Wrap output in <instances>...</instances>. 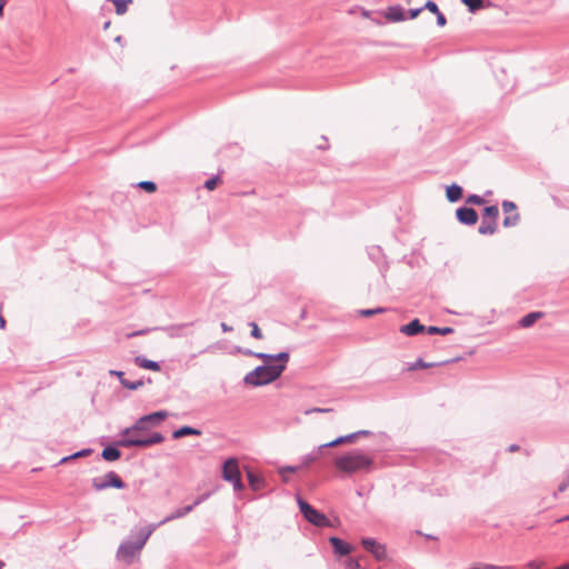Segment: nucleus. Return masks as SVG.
Here are the masks:
<instances>
[{"instance_id":"obj_1","label":"nucleus","mask_w":569,"mask_h":569,"mask_svg":"<svg viewBox=\"0 0 569 569\" xmlns=\"http://www.w3.org/2000/svg\"><path fill=\"white\" fill-rule=\"evenodd\" d=\"M158 528V525H149L134 533V539H128L120 543L117 550V559L126 565H131L139 557L146 542Z\"/></svg>"},{"instance_id":"obj_2","label":"nucleus","mask_w":569,"mask_h":569,"mask_svg":"<svg viewBox=\"0 0 569 569\" xmlns=\"http://www.w3.org/2000/svg\"><path fill=\"white\" fill-rule=\"evenodd\" d=\"M336 468L347 475L370 472L375 467L373 459L360 449L351 450L335 460Z\"/></svg>"},{"instance_id":"obj_3","label":"nucleus","mask_w":569,"mask_h":569,"mask_svg":"<svg viewBox=\"0 0 569 569\" xmlns=\"http://www.w3.org/2000/svg\"><path fill=\"white\" fill-rule=\"evenodd\" d=\"M283 371V365H262L249 371L243 381L248 386L260 387L273 382Z\"/></svg>"},{"instance_id":"obj_4","label":"nucleus","mask_w":569,"mask_h":569,"mask_svg":"<svg viewBox=\"0 0 569 569\" xmlns=\"http://www.w3.org/2000/svg\"><path fill=\"white\" fill-rule=\"evenodd\" d=\"M139 433H131L129 436H120V439L117 441V446L123 448L131 447H150L157 443H161L164 441V437L160 432H152L149 436H142Z\"/></svg>"},{"instance_id":"obj_5","label":"nucleus","mask_w":569,"mask_h":569,"mask_svg":"<svg viewBox=\"0 0 569 569\" xmlns=\"http://www.w3.org/2000/svg\"><path fill=\"white\" fill-rule=\"evenodd\" d=\"M298 506L300 509V512L305 517L306 520H308L310 523H312L316 527L325 528L330 527L331 522L328 519V517L315 509L312 506H310L307 501L298 498Z\"/></svg>"},{"instance_id":"obj_6","label":"nucleus","mask_w":569,"mask_h":569,"mask_svg":"<svg viewBox=\"0 0 569 569\" xmlns=\"http://www.w3.org/2000/svg\"><path fill=\"white\" fill-rule=\"evenodd\" d=\"M222 477L226 481L232 483L236 491L243 489L241 476L239 471L238 460L236 458H229L224 461L222 468Z\"/></svg>"},{"instance_id":"obj_7","label":"nucleus","mask_w":569,"mask_h":569,"mask_svg":"<svg viewBox=\"0 0 569 569\" xmlns=\"http://www.w3.org/2000/svg\"><path fill=\"white\" fill-rule=\"evenodd\" d=\"M499 217V209L497 206H489L483 209L482 220L478 228L480 234H493L497 230V219Z\"/></svg>"},{"instance_id":"obj_8","label":"nucleus","mask_w":569,"mask_h":569,"mask_svg":"<svg viewBox=\"0 0 569 569\" xmlns=\"http://www.w3.org/2000/svg\"><path fill=\"white\" fill-rule=\"evenodd\" d=\"M92 487L94 490L101 491L109 487H113L116 489H123L126 487V483L114 471H109L108 473H106L103 479L93 478Z\"/></svg>"},{"instance_id":"obj_9","label":"nucleus","mask_w":569,"mask_h":569,"mask_svg":"<svg viewBox=\"0 0 569 569\" xmlns=\"http://www.w3.org/2000/svg\"><path fill=\"white\" fill-rule=\"evenodd\" d=\"M363 548L369 551L377 560L386 559L387 551L385 545H381L373 538H363L361 541Z\"/></svg>"},{"instance_id":"obj_10","label":"nucleus","mask_w":569,"mask_h":569,"mask_svg":"<svg viewBox=\"0 0 569 569\" xmlns=\"http://www.w3.org/2000/svg\"><path fill=\"white\" fill-rule=\"evenodd\" d=\"M456 218L461 224L473 226L478 221V213L469 207H460L456 210Z\"/></svg>"},{"instance_id":"obj_11","label":"nucleus","mask_w":569,"mask_h":569,"mask_svg":"<svg viewBox=\"0 0 569 569\" xmlns=\"http://www.w3.org/2000/svg\"><path fill=\"white\" fill-rule=\"evenodd\" d=\"M426 330L427 328L422 326L418 319H413L409 323L400 327V332L409 337H413Z\"/></svg>"},{"instance_id":"obj_12","label":"nucleus","mask_w":569,"mask_h":569,"mask_svg":"<svg viewBox=\"0 0 569 569\" xmlns=\"http://www.w3.org/2000/svg\"><path fill=\"white\" fill-rule=\"evenodd\" d=\"M148 420L146 416L140 417L131 427L121 430L120 436H129L131 433L143 432L148 429Z\"/></svg>"},{"instance_id":"obj_13","label":"nucleus","mask_w":569,"mask_h":569,"mask_svg":"<svg viewBox=\"0 0 569 569\" xmlns=\"http://www.w3.org/2000/svg\"><path fill=\"white\" fill-rule=\"evenodd\" d=\"M329 542L331 543L335 553L339 556H347L351 551V547L349 543L345 542L342 539L338 537H331L329 539Z\"/></svg>"},{"instance_id":"obj_14","label":"nucleus","mask_w":569,"mask_h":569,"mask_svg":"<svg viewBox=\"0 0 569 569\" xmlns=\"http://www.w3.org/2000/svg\"><path fill=\"white\" fill-rule=\"evenodd\" d=\"M326 447H322L319 446L318 448L313 449L311 452L301 457V465L300 467L303 468V467H308L310 466L311 463L316 462L322 455V450L325 449Z\"/></svg>"},{"instance_id":"obj_15","label":"nucleus","mask_w":569,"mask_h":569,"mask_svg":"<svg viewBox=\"0 0 569 569\" xmlns=\"http://www.w3.org/2000/svg\"><path fill=\"white\" fill-rule=\"evenodd\" d=\"M462 187L457 183L448 186L446 189V198L449 202H457L462 198Z\"/></svg>"},{"instance_id":"obj_16","label":"nucleus","mask_w":569,"mask_h":569,"mask_svg":"<svg viewBox=\"0 0 569 569\" xmlns=\"http://www.w3.org/2000/svg\"><path fill=\"white\" fill-rule=\"evenodd\" d=\"M386 18L393 22L403 21L406 19L405 11L400 6H392L388 8Z\"/></svg>"},{"instance_id":"obj_17","label":"nucleus","mask_w":569,"mask_h":569,"mask_svg":"<svg viewBox=\"0 0 569 569\" xmlns=\"http://www.w3.org/2000/svg\"><path fill=\"white\" fill-rule=\"evenodd\" d=\"M200 435H201V431L199 429H196V428H192L189 426H183L172 432V437L174 439H179V438H182L186 436H200Z\"/></svg>"},{"instance_id":"obj_18","label":"nucleus","mask_w":569,"mask_h":569,"mask_svg":"<svg viewBox=\"0 0 569 569\" xmlns=\"http://www.w3.org/2000/svg\"><path fill=\"white\" fill-rule=\"evenodd\" d=\"M134 362L140 368H143V369H149V370H153V371H159L160 370V365L157 361L149 360V359L143 358L141 356L136 357Z\"/></svg>"},{"instance_id":"obj_19","label":"nucleus","mask_w":569,"mask_h":569,"mask_svg":"<svg viewBox=\"0 0 569 569\" xmlns=\"http://www.w3.org/2000/svg\"><path fill=\"white\" fill-rule=\"evenodd\" d=\"M120 450L113 446L106 447L101 452V457L106 461H116L120 458Z\"/></svg>"},{"instance_id":"obj_20","label":"nucleus","mask_w":569,"mask_h":569,"mask_svg":"<svg viewBox=\"0 0 569 569\" xmlns=\"http://www.w3.org/2000/svg\"><path fill=\"white\" fill-rule=\"evenodd\" d=\"M541 317L542 312L539 311L527 313L520 319L519 325L522 328H529Z\"/></svg>"},{"instance_id":"obj_21","label":"nucleus","mask_w":569,"mask_h":569,"mask_svg":"<svg viewBox=\"0 0 569 569\" xmlns=\"http://www.w3.org/2000/svg\"><path fill=\"white\" fill-rule=\"evenodd\" d=\"M355 440H356V435L349 433L346 436L338 437L337 439H335L330 442L323 443L322 447L332 448V447H336V446H339V445H342L346 442H352Z\"/></svg>"},{"instance_id":"obj_22","label":"nucleus","mask_w":569,"mask_h":569,"mask_svg":"<svg viewBox=\"0 0 569 569\" xmlns=\"http://www.w3.org/2000/svg\"><path fill=\"white\" fill-rule=\"evenodd\" d=\"M167 417H168V412L163 411V410L146 415L148 423L152 425V426L158 425L159 422L164 420Z\"/></svg>"},{"instance_id":"obj_23","label":"nucleus","mask_w":569,"mask_h":569,"mask_svg":"<svg viewBox=\"0 0 569 569\" xmlns=\"http://www.w3.org/2000/svg\"><path fill=\"white\" fill-rule=\"evenodd\" d=\"M116 9V13L122 16L128 10V4L132 2V0H112Z\"/></svg>"},{"instance_id":"obj_24","label":"nucleus","mask_w":569,"mask_h":569,"mask_svg":"<svg viewBox=\"0 0 569 569\" xmlns=\"http://www.w3.org/2000/svg\"><path fill=\"white\" fill-rule=\"evenodd\" d=\"M427 333L429 335H449L451 332H453V329L451 327H436V326H430L427 328Z\"/></svg>"},{"instance_id":"obj_25","label":"nucleus","mask_w":569,"mask_h":569,"mask_svg":"<svg viewBox=\"0 0 569 569\" xmlns=\"http://www.w3.org/2000/svg\"><path fill=\"white\" fill-rule=\"evenodd\" d=\"M462 3L468 7L470 12H476L483 8V0H462Z\"/></svg>"},{"instance_id":"obj_26","label":"nucleus","mask_w":569,"mask_h":569,"mask_svg":"<svg viewBox=\"0 0 569 569\" xmlns=\"http://www.w3.org/2000/svg\"><path fill=\"white\" fill-rule=\"evenodd\" d=\"M248 481L253 490H259L263 482V480L260 477L256 476L253 472L250 471L248 472Z\"/></svg>"},{"instance_id":"obj_27","label":"nucleus","mask_w":569,"mask_h":569,"mask_svg":"<svg viewBox=\"0 0 569 569\" xmlns=\"http://www.w3.org/2000/svg\"><path fill=\"white\" fill-rule=\"evenodd\" d=\"M183 517V512L181 511V508L179 509H176L174 511H172L171 513H169L166 518H163L160 522H158V527L167 523V522H170L172 520H176V519H179V518H182Z\"/></svg>"},{"instance_id":"obj_28","label":"nucleus","mask_w":569,"mask_h":569,"mask_svg":"<svg viewBox=\"0 0 569 569\" xmlns=\"http://www.w3.org/2000/svg\"><path fill=\"white\" fill-rule=\"evenodd\" d=\"M120 383L122 387H124L129 390H137L138 388H140L143 385V381L142 380L130 381V380L123 378V379H121Z\"/></svg>"},{"instance_id":"obj_29","label":"nucleus","mask_w":569,"mask_h":569,"mask_svg":"<svg viewBox=\"0 0 569 569\" xmlns=\"http://www.w3.org/2000/svg\"><path fill=\"white\" fill-rule=\"evenodd\" d=\"M386 311H387L386 308L378 307V308H373V309H361V310H359V315L362 317H371L375 315L383 313Z\"/></svg>"},{"instance_id":"obj_30","label":"nucleus","mask_w":569,"mask_h":569,"mask_svg":"<svg viewBox=\"0 0 569 569\" xmlns=\"http://www.w3.org/2000/svg\"><path fill=\"white\" fill-rule=\"evenodd\" d=\"M289 353L283 351L278 355H273V363L274 365H283L284 369L287 368V363L289 361Z\"/></svg>"},{"instance_id":"obj_31","label":"nucleus","mask_w":569,"mask_h":569,"mask_svg":"<svg viewBox=\"0 0 569 569\" xmlns=\"http://www.w3.org/2000/svg\"><path fill=\"white\" fill-rule=\"evenodd\" d=\"M467 203L481 206L485 203V199L479 194H469L466 199Z\"/></svg>"},{"instance_id":"obj_32","label":"nucleus","mask_w":569,"mask_h":569,"mask_svg":"<svg viewBox=\"0 0 569 569\" xmlns=\"http://www.w3.org/2000/svg\"><path fill=\"white\" fill-rule=\"evenodd\" d=\"M519 214L518 213H515L512 216H507L505 219H503V226L505 227H513L516 226L518 222H519Z\"/></svg>"},{"instance_id":"obj_33","label":"nucleus","mask_w":569,"mask_h":569,"mask_svg":"<svg viewBox=\"0 0 569 569\" xmlns=\"http://www.w3.org/2000/svg\"><path fill=\"white\" fill-rule=\"evenodd\" d=\"M138 187L147 192H154L157 190V184L153 181H141L138 183Z\"/></svg>"},{"instance_id":"obj_34","label":"nucleus","mask_w":569,"mask_h":569,"mask_svg":"<svg viewBox=\"0 0 569 569\" xmlns=\"http://www.w3.org/2000/svg\"><path fill=\"white\" fill-rule=\"evenodd\" d=\"M254 357L263 360L264 365H274L273 363V355H271V353L258 352V353H254Z\"/></svg>"},{"instance_id":"obj_35","label":"nucleus","mask_w":569,"mask_h":569,"mask_svg":"<svg viewBox=\"0 0 569 569\" xmlns=\"http://www.w3.org/2000/svg\"><path fill=\"white\" fill-rule=\"evenodd\" d=\"M299 469H301L300 466H284L279 469V473L282 476L283 481H287V478L284 477L286 472H296Z\"/></svg>"},{"instance_id":"obj_36","label":"nucleus","mask_w":569,"mask_h":569,"mask_svg":"<svg viewBox=\"0 0 569 569\" xmlns=\"http://www.w3.org/2000/svg\"><path fill=\"white\" fill-rule=\"evenodd\" d=\"M249 326L251 328V337H253L254 339L263 338L262 332L256 322H250Z\"/></svg>"},{"instance_id":"obj_37","label":"nucleus","mask_w":569,"mask_h":569,"mask_svg":"<svg viewBox=\"0 0 569 569\" xmlns=\"http://www.w3.org/2000/svg\"><path fill=\"white\" fill-rule=\"evenodd\" d=\"M432 367V363H428V362H425L423 360L421 359H418L415 363H412L410 367H409V370H416V369H427V368H430Z\"/></svg>"},{"instance_id":"obj_38","label":"nucleus","mask_w":569,"mask_h":569,"mask_svg":"<svg viewBox=\"0 0 569 569\" xmlns=\"http://www.w3.org/2000/svg\"><path fill=\"white\" fill-rule=\"evenodd\" d=\"M422 8L429 10L431 13H435V14L440 12L437 3L431 0H428Z\"/></svg>"},{"instance_id":"obj_39","label":"nucleus","mask_w":569,"mask_h":569,"mask_svg":"<svg viewBox=\"0 0 569 569\" xmlns=\"http://www.w3.org/2000/svg\"><path fill=\"white\" fill-rule=\"evenodd\" d=\"M218 181H219L218 176L212 177L204 182V188H207L208 190H213L216 188Z\"/></svg>"},{"instance_id":"obj_40","label":"nucleus","mask_w":569,"mask_h":569,"mask_svg":"<svg viewBox=\"0 0 569 569\" xmlns=\"http://www.w3.org/2000/svg\"><path fill=\"white\" fill-rule=\"evenodd\" d=\"M332 411L331 408H319V407H315V408H310L308 410L305 411V415H311V413H315V412H319V413H326V412H330Z\"/></svg>"},{"instance_id":"obj_41","label":"nucleus","mask_w":569,"mask_h":569,"mask_svg":"<svg viewBox=\"0 0 569 569\" xmlns=\"http://www.w3.org/2000/svg\"><path fill=\"white\" fill-rule=\"evenodd\" d=\"M501 206H502V210L505 212H510V211L516 210V204L512 201H509V200L502 201Z\"/></svg>"},{"instance_id":"obj_42","label":"nucleus","mask_w":569,"mask_h":569,"mask_svg":"<svg viewBox=\"0 0 569 569\" xmlns=\"http://www.w3.org/2000/svg\"><path fill=\"white\" fill-rule=\"evenodd\" d=\"M91 452H92V449L87 448V449H82L80 451L74 452L73 455H71V457H72V459L80 458V457H87V456L91 455Z\"/></svg>"},{"instance_id":"obj_43","label":"nucleus","mask_w":569,"mask_h":569,"mask_svg":"<svg viewBox=\"0 0 569 569\" xmlns=\"http://www.w3.org/2000/svg\"><path fill=\"white\" fill-rule=\"evenodd\" d=\"M346 569H362L359 561L355 559H349L347 561Z\"/></svg>"},{"instance_id":"obj_44","label":"nucleus","mask_w":569,"mask_h":569,"mask_svg":"<svg viewBox=\"0 0 569 569\" xmlns=\"http://www.w3.org/2000/svg\"><path fill=\"white\" fill-rule=\"evenodd\" d=\"M569 487V475L559 483L558 491L563 492Z\"/></svg>"},{"instance_id":"obj_45","label":"nucleus","mask_w":569,"mask_h":569,"mask_svg":"<svg viewBox=\"0 0 569 569\" xmlns=\"http://www.w3.org/2000/svg\"><path fill=\"white\" fill-rule=\"evenodd\" d=\"M436 17H437V24H438L439 27H445V26H446V23H447V19H446V17H445V14H443V13H441V12H439V13H437V14H436Z\"/></svg>"},{"instance_id":"obj_46","label":"nucleus","mask_w":569,"mask_h":569,"mask_svg":"<svg viewBox=\"0 0 569 569\" xmlns=\"http://www.w3.org/2000/svg\"><path fill=\"white\" fill-rule=\"evenodd\" d=\"M422 10H423V8H422V7H421V8H416V9H410V10L408 11V13H409V18H410V19H416V18L420 14V12H421Z\"/></svg>"},{"instance_id":"obj_47","label":"nucleus","mask_w":569,"mask_h":569,"mask_svg":"<svg viewBox=\"0 0 569 569\" xmlns=\"http://www.w3.org/2000/svg\"><path fill=\"white\" fill-rule=\"evenodd\" d=\"M210 493H203L201 496H199L194 502H193V506H199L200 503H202L203 501H206L208 498H209Z\"/></svg>"},{"instance_id":"obj_48","label":"nucleus","mask_w":569,"mask_h":569,"mask_svg":"<svg viewBox=\"0 0 569 569\" xmlns=\"http://www.w3.org/2000/svg\"><path fill=\"white\" fill-rule=\"evenodd\" d=\"M194 508H196V506H193V503L181 508V511L183 512V517L187 516L188 513H190Z\"/></svg>"},{"instance_id":"obj_49","label":"nucleus","mask_w":569,"mask_h":569,"mask_svg":"<svg viewBox=\"0 0 569 569\" xmlns=\"http://www.w3.org/2000/svg\"><path fill=\"white\" fill-rule=\"evenodd\" d=\"M109 373L111 376L118 377L120 381H121V379L124 378V373L122 371H119V370H110Z\"/></svg>"},{"instance_id":"obj_50","label":"nucleus","mask_w":569,"mask_h":569,"mask_svg":"<svg viewBox=\"0 0 569 569\" xmlns=\"http://www.w3.org/2000/svg\"><path fill=\"white\" fill-rule=\"evenodd\" d=\"M528 567L531 568V569H540L541 568V563L539 561H536V560H532L528 563Z\"/></svg>"},{"instance_id":"obj_51","label":"nucleus","mask_w":569,"mask_h":569,"mask_svg":"<svg viewBox=\"0 0 569 569\" xmlns=\"http://www.w3.org/2000/svg\"><path fill=\"white\" fill-rule=\"evenodd\" d=\"M371 432L369 430H359L357 432H352V435H356V439L360 436H369Z\"/></svg>"},{"instance_id":"obj_52","label":"nucleus","mask_w":569,"mask_h":569,"mask_svg":"<svg viewBox=\"0 0 569 569\" xmlns=\"http://www.w3.org/2000/svg\"><path fill=\"white\" fill-rule=\"evenodd\" d=\"M220 327H221L223 332L232 331V327L228 326L226 322H221Z\"/></svg>"},{"instance_id":"obj_53","label":"nucleus","mask_w":569,"mask_h":569,"mask_svg":"<svg viewBox=\"0 0 569 569\" xmlns=\"http://www.w3.org/2000/svg\"><path fill=\"white\" fill-rule=\"evenodd\" d=\"M508 450H509L510 452H515V451L519 450V446H518V445H510V446H509V448H508Z\"/></svg>"},{"instance_id":"obj_54","label":"nucleus","mask_w":569,"mask_h":569,"mask_svg":"<svg viewBox=\"0 0 569 569\" xmlns=\"http://www.w3.org/2000/svg\"><path fill=\"white\" fill-rule=\"evenodd\" d=\"M70 460H72L71 455H70V456H67V457H63V458L60 460V462H59V463H61V465H62V463H66V462H68V461H70Z\"/></svg>"},{"instance_id":"obj_55","label":"nucleus","mask_w":569,"mask_h":569,"mask_svg":"<svg viewBox=\"0 0 569 569\" xmlns=\"http://www.w3.org/2000/svg\"><path fill=\"white\" fill-rule=\"evenodd\" d=\"M6 326V320L4 318L0 315V329H3Z\"/></svg>"},{"instance_id":"obj_56","label":"nucleus","mask_w":569,"mask_h":569,"mask_svg":"<svg viewBox=\"0 0 569 569\" xmlns=\"http://www.w3.org/2000/svg\"><path fill=\"white\" fill-rule=\"evenodd\" d=\"M553 569H569V562H566V563H563V565H561L559 567H556Z\"/></svg>"},{"instance_id":"obj_57","label":"nucleus","mask_w":569,"mask_h":569,"mask_svg":"<svg viewBox=\"0 0 569 569\" xmlns=\"http://www.w3.org/2000/svg\"><path fill=\"white\" fill-rule=\"evenodd\" d=\"M114 41L120 43L122 41V37L121 36L116 37Z\"/></svg>"},{"instance_id":"obj_58","label":"nucleus","mask_w":569,"mask_h":569,"mask_svg":"<svg viewBox=\"0 0 569 569\" xmlns=\"http://www.w3.org/2000/svg\"><path fill=\"white\" fill-rule=\"evenodd\" d=\"M244 353H246V355H248V356H253V357H254V353H256V352H253V351H251V350H247Z\"/></svg>"},{"instance_id":"obj_59","label":"nucleus","mask_w":569,"mask_h":569,"mask_svg":"<svg viewBox=\"0 0 569 569\" xmlns=\"http://www.w3.org/2000/svg\"><path fill=\"white\" fill-rule=\"evenodd\" d=\"M6 3H7V0H0V4H2V9L4 8Z\"/></svg>"},{"instance_id":"obj_60","label":"nucleus","mask_w":569,"mask_h":569,"mask_svg":"<svg viewBox=\"0 0 569 569\" xmlns=\"http://www.w3.org/2000/svg\"><path fill=\"white\" fill-rule=\"evenodd\" d=\"M568 519H569V516H566L562 519H560L559 521H565V520H568Z\"/></svg>"},{"instance_id":"obj_61","label":"nucleus","mask_w":569,"mask_h":569,"mask_svg":"<svg viewBox=\"0 0 569 569\" xmlns=\"http://www.w3.org/2000/svg\"><path fill=\"white\" fill-rule=\"evenodd\" d=\"M4 567V562L0 560V569Z\"/></svg>"},{"instance_id":"obj_62","label":"nucleus","mask_w":569,"mask_h":569,"mask_svg":"<svg viewBox=\"0 0 569 569\" xmlns=\"http://www.w3.org/2000/svg\"><path fill=\"white\" fill-rule=\"evenodd\" d=\"M3 13V9H2V4H0V16H2Z\"/></svg>"}]
</instances>
